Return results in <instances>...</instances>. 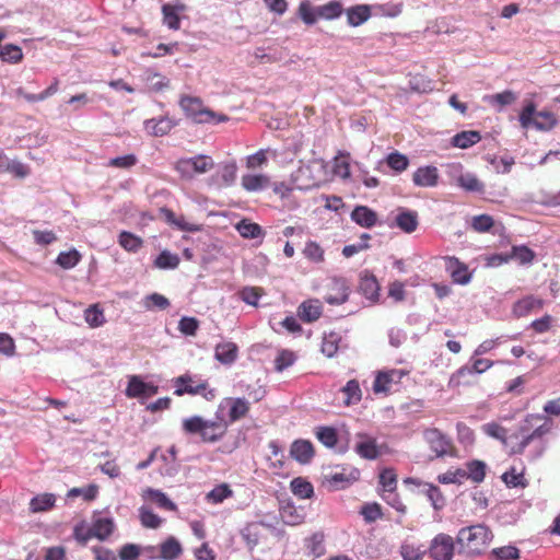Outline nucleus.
Listing matches in <instances>:
<instances>
[{"instance_id": "obj_1", "label": "nucleus", "mask_w": 560, "mask_h": 560, "mask_svg": "<svg viewBox=\"0 0 560 560\" xmlns=\"http://www.w3.org/2000/svg\"><path fill=\"white\" fill-rule=\"evenodd\" d=\"M492 538L491 532L485 525H472L462 528L456 537L460 551L474 556L479 555Z\"/></svg>"}, {"instance_id": "obj_2", "label": "nucleus", "mask_w": 560, "mask_h": 560, "mask_svg": "<svg viewBox=\"0 0 560 560\" xmlns=\"http://www.w3.org/2000/svg\"><path fill=\"white\" fill-rule=\"evenodd\" d=\"M518 120L523 128H534L538 131H550L558 124L553 113L549 110L537 112L533 101H528L524 104Z\"/></svg>"}, {"instance_id": "obj_3", "label": "nucleus", "mask_w": 560, "mask_h": 560, "mask_svg": "<svg viewBox=\"0 0 560 560\" xmlns=\"http://www.w3.org/2000/svg\"><path fill=\"white\" fill-rule=\"evenodd\" d=\"M226 423L222 421H208L199 416L187 418L183 421V429L190 434H200L203 442L219 441L226 432Z\"/></svg>"}, {"instance_id": "obj_4", "label": "nucleus", "mask_w": 560, "mask_h": 560, "mask_svg": "<svg viewBox=\"0 0 560 560\" xmlns=\"http://www.w3.org/2000/svg\"><path fill=\"white\" fill-rule=\"evenodd\" d=\"M544 423L535 428L530 433L524 434L527 428L522 425L520 428L521 433L523 434L522 440L512 446L511 453L514 455H522L525 453L527 446H529L534 441H546L544 436L551 432L553 422L552 420L546 418L542 415H527L525 418L526 423H530L533 420H542Z\"/></svg>"}, {"instance_id": "obj_5", "label": "nucleus", "mask_w": 560, "mask_h": 560, "mask_svg": "<svg viewBox=\"0 0 560 560\" xmlns=\"http://www.w3.org/2000/svg\"><path fill=\"white\" fill-rule=\"evenodd\" d=\"M214 162L211 156L198 154L191 158H182L175 163V171L182 178L191 179L195 174H205L212 170Z\"/></svg>"}, {"instance_id": "obj_6", "label": "nucleus", "mask_w": 560, "mask_h": 560, "mask_svg": "<svg viewBox=\"0 0 560 560\" xmlns=\"http://www.w3.org/2000/svg\"><path fill=\"white\" fill-rule=\"evenodd\" d=\"M179 106L186 117L195 124L212 122L217 117V113L203 106L201 98L196 96L184 95L179 100Z\"/></svg>"}, {"instance_id": "obj_7", "label": "nucleus", "mask_w": 560, "mask_h": 560, "mask_svg": "<svg viewBox=\"0 0 560 560\" xmlns=\"http://www.w3.org/2000/svg\"><path fill=\"white\" fill-rule=\"evenodd\" d=\"M174 384L176 387L174 394L177 396H183L184 394L202 395L208 400L215 397V390L208 388L207 381L196 382L190 374H184L176 377L174 380Z\"/></svg>"}, {"instance_id": "obj_8", "label": "nucleus", "mask_w": 560, "mask_h": 560, "mask_svg": "<svg viewBox=\"0 0 560 560\" xmlns=\"http://www.w3.org/2000/svg\"><path fill=\"white\" fill-rule=\"evenodd\" d=\"M455 542L452 536L440 533L433 537L427 552L432 560H453Z\"/></svg>"}, {"instance_id": "obj_9", "label": "nucleus", "mask_w": 560, "mask_h": 560, "mask_svg": "<svg viewBox=\"0 0 560 560\" xmlns=\"http://www.w3.org/2000/svg\"><path fill=\"white\" fill-rule=\"evenodd\" d=\"M423 436L430 450L435 454V457H443L450 453L452 441L439 429H427L423 432Z\"/></svg>"}, {"instance_id": "obj_10", "label": "nucleus", "mask_w": 560, "mask_h": 560, "mask_svg": "<svg viewBox=\"0 0 560 560\" xmlns=\"http://www.w3.org/2000/svg\"><path fill=\"white\" fill-rule=\"evenodd\" d=\"M159 387L153 383H145L140 376L133 375L129 378L126 395L129 398H149L154 396Z\"/></svg>"}, {"instance_id": "obj_11", "label": "nucleus", "mask_w": 560, "mask_h": 560, "mask_svg": "<svg viewBox=\"0 0 560 560\" xmlns=\"http://www.w3.org/2000/svg\"><path fill=\"white\" fill-rule=\"evenodd\" d=\"M349 287L345 278L335 277L329 284V292L324 300L330 305H340L348 300Z\"/></svg>"}, {"instance_id": "obj_12", "label": "nucleus", "mask_w": 560, "mask_h": 560, "mask_svg": "<svg viewBox=\"0 0 560 560\" xmlns=\"http://www.w3.org/2000/svg\"><path fill=\"white\" fill-rule=\"evenodd\" d=\"M177 126V121L168 116L160 118L145 119L143 122L144 130L153 137H163L171 132Z\"/></svg>"}, {"instance_id": "obj_13", "label": "nucleus", "mask_w": 560, "mask_h": 560, "mask_svg": "<svg viewBox=\"0 0 560 560\" xmlns=\"http://www.w3.org/2000/svg\"><path fill=\"white\" fill-rule=\"evenodd\" d=\"M229 408V421L236 422L245 418L250 409V404L247 399L242 397H229L221 404V407Z\"/></svg>"}, {"instance_id": "obj_14", "label": "nucleus", "mask_w": 560, "mask_h": 560, "mask_svg": "<svg viewBox=\"0 0 560 560\" xmlns=\"http://www.w3.org/2000/svg\"><path fill=\"white\" fill-rule=\"evenodd\" d=\"M439 170L433 165L418 167L412 175V183L417 187H435L439 184Z\"/></svg>"}, {"instance_id": "obj_15", "label": "nucleus", "mask_w": 560, "mask_h": 560, "mask_svg": "<svg viewBox=\"0 0 560 560\" xmlns=\"http://www.w3.org/2000/svg\"><path fill=\"white\" fill-rule=\"evenodd\" d=\"M446 271L451 275L453 282L465 285L471 280V272L466 264L456 257H446Z\"/></svg>"}, {"instance_id": "obj_16", "label": "nucleus", "mask_w": 560, "mask_h": 560, "mask_svg": "<svg viewBox=\"0 0 560 560\" xmlns=\"http://www.w3.org/2000/svg\"><path fill=\"white\" fill-rule=\"evenodd\" d=\"M298 318L306 323H312L318 317H273L272 320H270V326L277 332H280L281 329H285L290 334L298 335L302 331Z\"/></svg>"}, {"instance_id": "obj_17", "label": "nucleus", "mask_w": 560, "mask_h": 560, "mask_svg": "<svg viewBox=\"0 0 560 560\" xmlns=\"http://www.w3.org/2000/svg\"><path fill=\"white\" fill-rule=\"evenodd\" d=\"M545 301L535 295H527L515 302L513 306V315H528L530 313H539L542 310Z\"/></svg>"}, {"instance_id": "obj_18", "label": "nucleus", "mask_w": 560, "mask_h": 560, "mask_svg": "<svg viewBox=\"0 0 560 560\" xmlns=\"http://www.w3.org/2000/svg\"><path fill=\"white\" fill-rule=\"evenodd\" d=\"M186 10L184 3L170 4L165 3L162 5L163 23L170 28L177 31L180 27L179 13Z\"/></svg>"}, {"instance_id": "obj_19", "label": "nucleus", "mask_w": 560, "mask_h": 560, "mask_svg": "<svg viewBox=\"0 0 560 560\" xmlns=\"http://www.w3.org/2000/svg\"><path fill=\"white\" fill-rule=\"evenodd\" d=\"M350 218L353 222L364 229H371L377 222V213L366 206L354 207Z\"/></svg>"}, {"instance_id": "obj_20", "label": "nucleus", "mask_w": 560, "mask_h": 560, "mask_svg": "<svg viewBox=\"0 0 560 560\" xmlns=\"http://www.w3.org/2000/svg\"><path fill=\"white\" fill-rule=\"evenodd\" d=\"M241 185L248 192H260L270 186V178L266 174H245Z\"/></svg>"}, {"instance_id": "obj_21", "label": "nucleus", "mask_w": 560, "mask_h": 560, "mask_svg": "<svg viewBox=\"0 0 560 560\" xmlns=\"http://www.w3.org/2000/svg\"><path fill=\"white\" fill-rule=\"evenodd\" d=\"M238 354V347L232 341L220 342L214 348V358L224 365L233 364Z\"/></svg>"}, {"instance_id": "obj_22", "label": "nucleus", "mask_w": 560, "mask_h": 560, "mask_svg": "<svg viewBox=\"0 0 560 560\" xmlns=\"http://www.w3.org/2000/svg\"><path fill=\"white\" fill-rule=\"evenodd\" d=\"M291 456L301 464H307L314 456L313 444L308 440H296L290 448Z\"/></svg>"}, {"instance_id": "obj_23", "label": "nucleus", "mask_w": 560, "mask_h": 560, "mask_svg": "<svg viewBox=\"0 0 560 560\" xmlns=\"http://www.w3.org/2000/svg\"><path fill=\"white\" fill-rule=\"evenodd\" d=\"M359 290L365 299L371 302H376L380 298V284L374 275L368 272L362 275L360 278Z\"/></svg>"}, {"instance_id": "obj_24", "label": "nucleus", "mask_w": 560, "mask_h": 560, "mask_svg": "<svg viewBox=\"0 0 560 560\" xmlns=\"http://www.w3.org/2000/svg\"><path fill=\"white\" fill-rule=\"evenodd\" d=\"M404 373L401 371L392 370L388 372H380L374 381L373 390L374 393H386L390 390V384L397 383L401 378Z\"/></svg>"}, {"instance_id": "obj_25", "label": "nucleus", "mask_w": 560, "mask_h": 560, "mask_svg": "<svg viewBox=\"0 0 560 560\" xmlns=\"http://www.w3.org/2000/svg\"><path fill=\"white\" fill-rule=\"evenodd\" d=\"M347 22L357 27L366 22L371 16V8L368 4H357L346 10Z\"/></svg>"}, {"instance_id": "obj_26", "label": "nucleus", "mask_w": 560, "mask_h": 560, "mask_svg": "<svg viewBox=\"0 0 560 560\" xmlns=\"http://www.w3.org/2000/svg\"><path fill=\"white\" fill-rule=\"evenodd\" d=\"M535 256V252L527 247L526 245H515L512 246L510 255H499L498 258L504 262H506L509 259H514L518 261L521 265H527L534 260Z\"/></svg>"}, {"instance_id": "obj_27", "label": "nucleus", "mask_w": 560, "mask_h": 560, "mask_svg": "<svg viewBox=\"0 0 560 560\" xmlns=\"http://www.w3.org/2000/svg\"><path fill=\"white\" fill-rule=\"evenodd\" d=\"M92 534L100 540L107 539L115 529V523L112 517L98 516L93 520L91 525Z\"/></svg>"}, {"instance_id": "obj_28", "label": "nucleus", "mask_w": 560, "mask_h": 560, "mask_svg": "<svg viewBox=\"0 0 560 560\" xmlns=\"http://www.w3.org/2000/svg\"><path fill=\"white\" fill-rule=\"evenodd\" d=\"M396 225L405 233H412L418 226V213L409 209H400L395 218Z\"/></svg>"}, {"instance_id": "obj_29", "label": "nucleus", "mask_w": 560, "mask_h": 560, "mask_svg": "<svg viewBox=\"0 0 560 560\" xmlns=\"http://www.w3.org/2000/svg\"><path fill=\"white\" fill-rule=\"evenodd\" d=\"M264 526L262 523L253 522L241 530V536L249 550H254L259 544Z\"/></svg>"}, {"instance_id": "obj_30", "label": "nucleus", "mask_w": 560, "mask_h": 560, "mask_svg": "<svg viewBox=\"0 0 560 560\" xmlns=\"http://www.w3.org/2000/svg\"><path fill=\"white\" fill-rule=\"evenodd\" d=\"M183 552V547L178 539L170 536L160 545V555L156 557L162 560H175Z\"/></svg>"}, {"instance_id": "obj_31", "label": "nucleus", "mask_w": 560, "mask_h": 560, "mask_svg": "<svg viewBox=\"0 0 560 560\" xmlns=\"http://www.w3.org/2000/svg\"><path fill=\"white\" fill-rule=\"evenodd\" d=\"M481 140V135L476 130H465L456 133L451 143L455 148L468 149Z\"/></svg>"}, {"instance_id": "obj_32", "label": "nucleus", "mask_w": 560, "mask_h": 560, "mask_svg": "<svg viewBox=\"0 0 560 560\" xmlns=\"http://www.w3.org/2000/svg\"><path fill=\"white\" fill-rule=\"evenodd\" d=\"M58 79H54L52 83L43 92L38 94L27 93L22 88L16 90V94L22 96L28 103L43 102L46 98L52 96L58 91Z\"/></svg>"}, {"instance_id": "obj_33", "label": "nucleus", "mask_w": 560, "mask_h": 560, "mask_svg": "<svg viewBox=\"0 0 560 560\" xmlns=\"http://www.w3.org/2000/svg\"><path fill=\"white\" fill-rule=\"evenodd\" d=\"M142 305L149 312H163L170 306V301L162 294L152 293L142 299Z\"/></svg>"}, {"instance_id": "obj_34", "label": "nucleus", "mask_w": 560, "mask_h": 560, "mask_svg": "<svg viewBox=\"0 0 560 560\" xmlns=\"http://www.w3.org/2000/svg\"><path fill=\"white\" fill-rule=\"evenodd\" d=\"M180 262L179 256L167 249L162 250L154 259V266L159 269H176Z\"/></svg>"}, {"instance_id": "obj_35", "label": "nucleus", "mask_w": 560, "mask_h": 560, "mask_svg": "<svg viewBox=\"0 0 560 560\" xmlns=\"http://www.w3.org/2000/svg\"><path fill=\"white\" fill-rule=\"evenodd\" d=\"M456 182L466 191L482 192L485 188L483 184L472 173L460 174Z\"/></svg>"}, {"instance_id": "obj_36", "label": "nucleus", "mask_w": 560, "mask_h": 560, "mask_svg": "<svg viewBox=\"0 0 560 560\" xmlns=\"http://www.w3.org/2000/svg\"><path fill=\"white\" fill-rule=\"evenodd\" d=\"M343 12V8L340 1L332 0L326 4L317 7V14L319 19L335 20L338 19Z\"/></svg>"}, {"instance_id": "obj_37", "label": "nucleus", "mask_w": 560, "mask_h": 560, "mask_svg": "<svg viewBox=\"0 0 560 560\" xmlns=\"http://www.w3.org/2000/svg\"><path fill=\"white\" fill-rule=\"evenodd\" d=\"M236 229L241 236L248 240L258 238L264 235L262 228L259 224L250 222L246 219L240 221L236 225Z\"/></svg>"}, {"instance_id": "obj_38", "label": "nucleus", "mask_w": 560, "mask_h": 560, "mask_svg": "<svg viewBox=\"0 0 560 560\" xmlns=\"http://www.w3.org/2000/svg\"><path fill=\"white\" fill-rule=\"evenodd\" d=\"M516 98L517 95L510 90L487 96L488 103L497 107L498 112H501L505 106L511 105L516 101Z\"/></svg>"}, {"instance_id": "obj_39", "label": "nucleus", "mask_w": 560, "mask_h": 560, "mask_svg": "<svg viewBox=\"0 0 560 560\" xmlns=\"http://www.w3.org/2000/svg\"><path fill=\"white\" fill-rule=\"evenodd\" d=\"M118 243L125 250L130 253L138 252L143 244L141 237L128 231H121L119 233Z\"/></svg>"}, {"instance_id": "obj_40", "label": "nucleus", "mask_w": 560, "mask_h": 560, "mask_svg": "<svg viewBox=\"0 0 560 560\" xmlns=\"http://www.w3.org/2000/svg\"><path fill=\"white\" fill-rule=\"evenodd\" d=\"M341 392L346 395V406L358 404L362 399V392L357 380L348 381L347 384L341 388Z\"/></svg>"}, {"instance_id": "obj_41", "label": "nucleus", "mask_w": 560, "mask_h": 560, "mask_svg": "<svg viewBox=\"0 0 560 560\" xmlns=\"http://www.w3.org/2000/svg\"><path fill=\"white\" fill-rule=\"evenodd\" d=\"M385 163L396 173H401L409 166V159L407 155L394 151L386 155Z\"/></svg>"}, {"instance_id": "obj_42", "label": "nucleus", "mask_w": 560, "mask_h": 560, "mask_svg": "<svg viewBox=\"0 0 560 560\" xmlns=\"http://www.w3.org/2000/svg\"><path fill=\"white\" fill-rule=\"evenodd\" d=\"M81 258V254L75 248H72L67 252H60L56 258V264L62 269H72L80 262Z\"/></svg>"}, {"instance_id": "obj_43", "label": "nucleus", "mask_w": 560, "mask_h": 560, "mask_svg": "<svg viewBox=\"0 0 560 560\" xmlns=\"http://www.w3.org/2000/svg\"><path fill=\"white\" fill-rule=\"evenodd\" d=\"M290 487L293 494L300 499H310L314 494V488L312 483L301 477L294 478L291 481Z\"/></svg>"}, {"instance_id": "obj_44", "label": "nucleus", "mask_w": 560, "mask_h": 560, "mask_svg": "<svg viewBox=\"0 0 560 560\" xmlns=\"http://www.w3.org/2000/svg\"><path fill=\"white\" fill-rule=\"evenodd\" d=\"M144 79L148 83L150 90L154 92H160L168 86V79L163 77L162 74L154 72L151 69L144 71Z\"/></svg>"}, {"instance_id": "obj_45", "label": "nucleus", "mask_w": 560, "mask_h": 560, "mask_svg": "<svg viewBox=\"0 0 560 560\" xmlns=\"http://www.w3.org/2000/svg\"><path fill=\"white\" fill-rule=\"evenodd\" d=\"M23 58V52L20 46L14 44H7L0 48V59L9 63H18Z\"/></svg>"}, {"instance_id": "obj_46", "label": "nucleus", "mask_w": 560, "mask_h": 560, "mask_svg": "<svg viewBox=\"0 0 560 560\" xmlns=\"http://www.w3.org/2000/svg\"><path fill=\"white\" fill-rule=\"evenodd\" d=\"M145 494L151 501L156 503L160 508L165 509L167 511L176 510V504L173 501H171L164 492L149 488L145 490Z\"/></svg>"}, {"instance_id": "obj_47", "label": "nucleus", "mask_w": 560, "mask_h": 560, "mask_svg": "<svg viewBox=\"0 0 560 560\" xmlns=\"http://www.w3.org/2000/svg\"><path fill=\"white\" fill-rule=\"evenodd\" d=\"M355 452L366 459H375L380 455L375 440L366 439L355 445Z\"/></svg>"}, {"instance_id": "obj_48", "label": "nucleus", "mask_w": 560, "mask_h": 560, "mask_svg": "<svg viewBox=\"0 0 560 560\" xmlns=\"http://www.w3.org/2000/svg\"><path fill=\"white\" fill-rule=\"evenodd\" d=\"M55 501H56V498L51 493L39 494V495L34 497L31 500L30 508H31L32 512L47 511L54 506Z\"/></svg>"}, {"instance_id": "obj_49", "label": "nucleus", "mask_w": 560, "mask_h": 560, "mask_svg": "<svg viewBox=\"0 0 560 560\" xmlns=\"http://www.w3.org/2000/svg\"><path fill=\"white\" fill-rule=\"evenodd\" d=\"M424 486V492L428 497L429 501L431 502L434 510L439 511L442 510L445 505V499L439 489V487L432 485V483H423Z\"/></svg>"}, {"instance_id": "obj_50", "label": "nucleus", "mask_w": 560, "mask_h": 560, "mask_svg": "<svg viewBox=\"0 0 560 560\" xmlns=\"http://www.w3.org/2000/svg\"><path fill=\"white\" fill-rule=\"evenodd\" d=\"M232 495L233 491L230 486L228 483H221L207 493V500L211 503L218 504Z\"/></svg>"}, {"instance_id": "obj_51", "label": "nucleus", "mask_w": 560, "mask_h": 560, "mask_svg": "<svg viewBox=\"0 0 560 560\" xmlns=\"http://www.w3.org/2000/svg\"><path fill=\"white\" fill-rule=\"evenodd\" d=\"M316 438L326 447H334L337 444L338 436L335 428L331 427H318L316 430Z\"/></svg>"}, {"instance_id": "obj_52", "label": "nucleus", "mask_w": 560, "mask_h": 560, "mask_svg": "<svg viewBox=\"0 0 560 560\" xmlns=\"http://www.w3.org/2000/svg\"><path fill=\"white\" fill-rule=\"evenodd\" d=\"M253 55L260 63H273L283 58L280 51L272 48H268V51H266L264 47H257Z\"/></svg>"}, {"instance_id": "obj_53", "label": "nucleus", "mask_w": 560, "mask_h": 560, "mask_svg": "<svg viewBox=\"0 0 560 560\" xmlns=\"http://www.w3.org/2000/svg\"><path fill=\"white\" fill-rule=\"evenodd\" d=\"M493 362L488 359H476L472 366H463L456 372V376H465L466 374L483 373L492 366Z\"/></svg>"}, {"instance_id": "obj_54", "label": "nucleus", "mask_w": 560, "mask_h": 560, "mask_svg": "<svg viewBox=\"0 0 560 560\" xmlns=\"http://www.w3.org/2000/svg\"><path fill=\"white\" fill-rule=\"evenodd\" d=\"M295 361L296 354L293 351L287 349L280 350L275 359V370L282 372L293 365Z\"/></svg>"}, {"instance_id": "obj_55", "label": "nucleus", "mask_w": 560, "mask_h": 560, "mask_svg": "<svg viewBox=\"0 0 560 560\" xmlns=\"http://www.w3.org/2000/svg\"><path fill=\"white\" fill-rule=\"evenodd\" d=\"M299 15L306 25H313L319 19L317 7H312L308 1H302L300 3Z\"/></svg>"}, {"instance_id": "obj_56", "label": "nucleus", "mask_w": 560, "mask_h": 560, "mask_svg": "<svg viewBox=\"0 0 560 560\" xmlns=\"http://www.w3.org/2000/svg\"><path fill=\"white\" fill-rule=\"evenodd\" d=\"M482 432L488 436H491L503 444H506L508 430L497 422H489L482 425Z\"/></svg>"}, {"instance_id": "obj_57", "label": "nucleus", "mask_w": 560, "mask_h": 560, "mask_svg": "<svg viewBox=\"0 0 560 560\" xmlns=\"http://www.w3.org/2000/svg\"><path fill=\"white\" fill-rule=\"evenodd\" d=\"M466 477L475 482L483 481L486 477V464L481 460H471L467 464Z\"/></svg>"}, {"instance_id": "obj_58", "label": "nucleus", "mask_w": 560, "mask_h": 560, "mask_svg": "<svg viewBox=\"0 0 560 560\" xmlns=\"http://www.w3.org/2000/svg\"><path fill=\"white\" fill-rule=\"evenodd\" d=\"M502 480L510 488H525L527 486V481L524 477V474L517 472L514 467H512L502 475Z\"/></svg>"}, {"instance_id": "obj_59", "label": "nucleus", "mask_w": 560, "mask_h": 560, "mask_svg": "<svg viewBox=\"0 0 560 560\" xmlns=\"http://www.w3.org/2000/svg\"><path fill=\"white\" fill-rule=\"evenodd\" d=\"M323 303L318 299H310L301 303L295 315H322Z\"/></svg>"}, {"instance_id": "obj_60", "label": "nucleus", "mask_w": 560, "mask_h": 560, "mask_svg": "<svg viewBox=\"0 0 560 560\" xmlns=\"http://www.w3.org/2000/svg\"><path fill=\"white\" fill-rule=\"evenodd\" d=\"M493 560H517L520 558V550L514 546H503L494 548L491 551Z\"/></svg>"}, {"instance_id": "obj_61", "label": "nucleus", "mask_w": 560, "mask_h": 560, "mask_svg": "<svg viewBox=\"0 0 560 560\" xmlns=\"http://www.w3.org/2000/svg\"><path fill=\"white\" fill-rule=\"evenodd\" d=\"M425 553L427 549L421 546L404 544L400 547V555L404 560H422Z\"/></svg>"}, {"instance_id": "obj_62", "label": "nucleus", "mask_w": 560, "mask_h": 560, "mask_svg": "<svg viewBox=\"0 0 560 560\" xmlns=\"http://www.w3.org/2000/svg\"><path fill=\"white\" fill-rule=\"evenodd\" d=\"M493 225L494 220L489 214H479L471 219V228L479 233L489 232Z\"/></svg>"}, {"instance_id": "obj_63", "label": "nucleus", "mask_w": 560, "mask_h": 560, "mask_svg": "<svg viewBox=\"0 0 560 560\" xmlns=\"http://www.w3.org/2000/svg\"><path fill=\"white\" fill-rule=\"evenodd\" d=\"M237 166L235 162L225 163L221 166L219 176L223 186L230 187L235 183Z\"/></svg>"}, {"instance_id": "obj_64", "label": "nucleus", "mask_w": 560, "mask_h": 560, "mask_svg": "<svg viewBox=\"0 0 560 560\" xmlns=\"http://www.w3.org/2000/svg\"><path fill=\"white\" fill-rule=\"evenodd\" d=\"M303 254L307 259H310L314 262L324 261V249L316 242H313V241L307 242L303 249Z\"/></svg>"}]
</instances>
